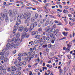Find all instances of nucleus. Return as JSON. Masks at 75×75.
Wrapping results in <instances>:
<instances>
[{
  "mask_svg": "<svg viewBox=\"0 0 75 75\" xmlns=\"http://www.w3.org/2000/svg\"><path fill=\"white\" fill-rule=\"evenodd\" d=\"M12 17H10V21L11 22H12L13 21V19Z\"/></svg>",
  "mask_w": 75,
  "mask_h": 75,
  "instance_id": "obj_34",
  "label": "nucleus"
},
{
  "mask_svg": "<svg viewBox=\"0 0 75 75\" xmlns=\"http://www.w3.org/2000/svg\"><path fill=\"white\" fill-rule=\"evenodd\" d=\"M9 54V51H7L6 52L5 54V57H7L8 55Z\"/></svg>",
  "mask_w": 75,
  "mask_h": 75,
  "instance_id": "obj_23",
  "label": "nucleus"
},
{
  "mask_svg": "<svg viewBox=\"0 0 75 75\" xmlns=\"http://www.w3.org/2000/svg\"><path fill=\"white\" fill-rule=\"evenodd\" d=\"M24 56H25V57H27V56H28V53H24Z\"/></svg>",
  "mask_w": 75,
  "mask_h": 75,
  "instance_id": "obj_44",
  "label": "nucleus"
},
{
  "mask_svg": "<svg viewBox=\"0 0 75 75\" xmlns=\"http://www.w3.org/2000/svg\"><path fill=\"white\" fill-rule=\"evenodd\" d=\"M64 21L66 23V25H67V24H68V22L67 21V19H64Z\"/></svg>",
  "mask_w": 75,
  "mask_h": 75,
  "instance_id": "obj_38",
  "label": "nucleus"
},
{
  "mask_svg": "<svg viewBox=\"0 0 75 75\" xmlns=\"http://www.w3.org/2000/svg\"><path fill=\"white\" fill-rule=\"evenodd\" d=\"M54 22L56 24H58L59 23V21L56 20L54 21Z\"/></svg>",
  "mask_w": 75,
  "mask_h": 75,
  "instance_id": "obj_39",
  "label": "nucleus"
},
{
  "mask_svg": "<svg viewBox=\"0 0 75 75\" xmlns=\"http://www.w3.org/2000/svg\"><path fill=\"white\" fill-rule=\"evenodd\" d=\"M28 60H31V57H30V56H28Z\"/></svg>",
  "mask_w": 75,
  "mask_h": 75,
  "instance_id": "obj_54",
  "label": "nucleus"
},
{
  "mask_svg": "<svg viewBox=\"0 0 75 75\" xmlns=\"http://www.w3.org/2000/svg\"><path fill=\"white\" fill-rule=\"evenodd\" d=\"M66 51L67 53L69 52L70 51V48L67 47L65 50Z\"/></svg>",
  "mask_w": 75,
  "mask_h": 75,
  "instance_id": "obj_16",
  "label": "nucleus"
},
{
  "mask_svg": "<svg viewBox=\"0 0 75 75\" xmlns=\"http://www.w3.org/2000/svg\"><path fill=\"white\" fill-rule=\"evenodd\" d=\"M64 30L67 31H69L68 29L67 28H64Z\"/></svg>",
  "mask_w": 75,
  "mask_h": 75,
  "instance_id": "obj_62",
  "label": "nucleus"
},
{
  "mask_svg": "<svg viewBox=\"0 0 75 75\" xmlns=\"http://www.w3.org/2000/svg\"><path fill=\"white\" fill-rule=\"evenodd\" d=\"M18 64V65H19V66H21L22 65H23V63L21 62L20 61L19 62Z\"/></svg>",
  "mask_w": 75,
  "mask_h": 75,
  "instance_id": "obj_21",
  "label": "nucleus"
},
{
  "mask_svg": "<svg viewBox=\"0 0 75 75\" xmlns=\"http://www.w3.org/2000/svg\"><path fill=\"white\" fill-rule=\"evenodd\" d=\"M5 21L6 23H8V18L7 17L5 19Z\"/></svg>",
  "mask_w": 75,
  "mask_h": 75,
  "instance_id": "obj_35",
  "label": "nucleus"
},
{
  "mask_svg": "<svg viewBox=\"0 0 75 75\" xmlns=\"http://www.w3.org/2000/svg\"><path fill=\"white\" fill-rule=\"evenodd\" d=\"M50 37L49 36H47L46 38V40H47V41H48L50 39Z\"/></svg>",
  "mask_w": 75,
  "mask_h": 75,
  "instance_id": "obj_46",
  "label": "nucleus"
},
{
  "mask_svg": "<svg viewBox=\"0 0 75 75\" xmlns=\"http://www.w3.org/2000/svg\"><path fill=\"white\" fill-rule=\"evenodd\" d=\"M17 14V12L16 11L15 12L13 13V14L12 15V10H9V15L10 17H14Z\"/></svg>",
  "mask_w": 75,
  "mask_h": 75,
  "instance_id": "obj_3",
  "label": "nucleus"
},
{
  "mask_svg": "<svg viewBox=\"0 0 75 75\" xmlns=\"http://www.w3.org/2000/svg\"><path fill=\"white\" fill-rule=\"evenodd\" d=\"M49 23H50V20H47L46 21L45 23V27H46V26H47V25H48L49 24Z\"/></svg>",
  "mask_w": 75,
  "mask_h": 75,
  "instance_id": "obj_11",
  "label": "nucleus"
},
{
  "mask_svg": "<svg viewBox=\"0 0 75 75\" xmlns=\"http://www.w3.org/2000/svg\"><path fill=\"white\" fill-rule=\"evenodd\" d=\"M31 22L32 23H34V21H35V19L34 17H32L31 18Z\"/></svg>",
  "mask_w": 75,
  "mask_h": 75,
  "instance_id": "obj_22",
  "label": "nucleus"
},
{
  "mask_svg": "<svg viewBox=\"0 0 75 75\" xmlns=\"http://www.w3.org/2000/svg\"><path fill=\"white\" fill-rule=\"evenodd\" d=\"M0 54L1 56L3 55H4V52H1L0 53Z\"/></svg>",
  "mask_w": 75,
  "mask_h": 75,
  "instance_id": "obj_57",
  "label": "nucleus"
},
{
  "mask_svg": "<svg viewBox=\"0 0 75 75\" xmlns=\"http://www.w3.org/2000/svg\"><path fill=\"white\" fill-rule=\"evenodd\" d=\"M47 72H48V75H50V73L51 72V71H50V70H48Z\"/></svg>",
  "mask_w": 75,
  "mask_h": 75,
  "instance_id": "obj_60",
  "label": "nucleus"
},
{
  "mask_svg": "<svg viewBox=\"0 0 75 75\" xmlns=\"http://www.w3.org/2000/svg\"><path fill=\"white\" fill-rule=\"evenodd\" d=\"M73 68H74L73 69V71H75V67L74 66Z\"/></svg>",
  "mask_w": 75,
  "mask_h": 75,
  "instance_id": "obj_64",
  "label": "nucleus"
},
{
  "mask_svg": "<svg viewBox=\"0 0 75 75\" xmlns=\"http://www.w3.org/2000/svg\"><path fill=\"white\" fill-rule=\"evenodd\" d=\"M38 42H44V40H38Z\"/></svg>",
  "mask_w": 75,
  "mask_h": 75,
  "instance_id": "obj_33",
  "label": "nucleus"
},
{
  "mask_svg": "<svg viewBox=\"0 0 75 75\" xmlns=\"http://www.w3.org/2000/svg\"><path fill=\"white\" fill-rule=\"evenodd\" d=\"M0 19L1 20V21H3L4 20V17H2L0 18Z\"/></svg>",
  "mask_w": 75,
  "mask_h": 75,
  "instance_id": "obj_50",
  "label": "nucleus"
},
{
  "mask_svg": "<svg viewBox=\"0 0 75 75\" xmlns=\"http://www.w3.org/2000/svg\"><path fill=\"white\" fill-rule=\"evenodd\" d=\"M59 72L60 73H62V69H59Z\"/></svg>",
  "mask_w": 75,
  "mask_h": 75,
  "instance_id": "obj_59",
  "label": "nucleus"
},
{
  "mask_svg": "<svg viewBox=\"0 0 75 75\" xmlns=\"http://www.w3.org/2000/svg\"><path fill=\"white\" fill-rule=\"evenodd\" d=\"M33 24H34V25L35 26H37V25L38 24V23H37V22H35L34 23H33Z\"/></svg>",
  "mask_w": 75,
  "mask_h": 75,
  "instance_id": "obj_31",
  "label": "nucleus"
},
{
  "mask_svg": "<svg viewBox=\"0 0 75 75\" xmlns=\"http://www.w3.org/2000/svg\"><path fill=\"white\" fill-rule=\"evenodd\" d=\"M28 29L27 28H25L24 29L23 32L24 33H27L28 31Z\"/></svg>",
  "mask_w": 75,
  "mask_h": 75,
  "instance_id": "obj_19",
  "label": "nucleus"
},
{
  "mask_svg": "<svg viewBox=\"0 0 75 75\" xmlns=\"http://www.w3.org/2000/svg\"><path fill=\"white\" fill-rule=\"evenodd\" d=\"M23 30V27L22 26H21L19 28L18 31H22Z\"/></svg>",
  "mask_w": 75,
  "mask_h": 75,
  "instance_id": "obj_15",
  "label": "nucleus"
},
{
  "mask_svg": "<svg viewBox=\"0 0 75 75\" xmlns=\"http://www.w3.org/2000/svg\"><path fill=\"white\" fill-rule=\"evenodd\" d=\"M31 14L30 13H26L25 14H24V15L25 16L24 17V19H27L26 20L27 21H30V19H31Z\"/></svg>",
  "mask_w": 75,
  "mask_h": 75,
  "instance_id": "obj_1",
  "label": "nucleus"
},
{
  "mask_svg": "<svg viewBox=\"0 0 75 75\" xmlns=\"http://www.w3.org/2000/svg\"><path fill=\"white\" fill-rule=\"evenodd\" d=\"M54 23V21H52L50 22V24H51V25H53Z\"/></svg>",
  "mask_w": 75,
  "mask_h": 75,
  "instance_id": "obj_48",
  "label": "nucleus"
},
{
  "mask_svg": "<svg viewBox=\"0 0 75 75\" xmlns=\"http://www.w3.org/2000/svg\"><path fill=\"white\" fill-rule=\"evenodd\" d=\"M72 21L74 22L75 21V18H74L72 20Z\"/></svg>",
  "mask_w": 75,
  "mask_h": 75,
  "instance_id": "obj_63",
  "label": "nucleus"
},
{
  "mask_svg": "<svg viewBox=\"0 0 75 75\" xmlns=\"http://www.w3.org/2000/svg\"><path fill=\"white\" fill-rule=\"evenodd\" d=\"M23 64V65H26V62L25 61L23 62V63H22Z\"/></svg>",
  "mask_w": 75,
  "mask_h": 75,
  "instance_id": "obj_49",
  "label": "nucleus"
},
{
  "mask_svg": "<svg viewBox=\"0 0 75 75\" xmlns=\"http://www.w3.org/2000/svg\"><path fill=\"white\" fill-rule=\"evenodd\" d=\"M24 18V15H23V14H21L20 15V17H19V16H18L17 17V19L19 20H20L21 18H22V19H23Z\"/></svg>",
  "mask_w": 75,
  "mask_h": 75,
  "instance_id": "obj_6",
  "label": "nucleus"
},
{
  "mask_svg": "<svg viewBox=\"0 0 75 75\" xmlns=\"http://www.w3.org/2000/svg\"><path fill=\"white\" fill-rule=\"evenodd\" d=\"M53 35H54L53 34H51L50 35V38H52V37H53Z\"/></svg>",
  "mask_w": 75,
  "mask_h": 75,
  "instance_id": "obj_56",
  "label": "nucleus"
},
{
  "mask_svg": "<svg viewBox=\"0 0 75 75\" xmlns=\"http://www.w3.org/2000/svg\"><path fill=\"white\" fill-rule=\"evenodd\" d=\"M57 27L56 25V24H55L54 25H53V28H56V27Z\"/></svg>",
  "mask_w": 75,
  "mask_h": 75,
  "instance_id": "obj_58",
  "label": "nucleus"
},
{
  "mask_svg": "<svg viewBox=\"0 0 75 75\" xmlns=\"http://www.w3.org/2000/svg\"><path fill=\"white\" fill-rule=\"evenodd\" d=\"M38 32H34V31H33L32 33V35H37V34H38Z\"/></svg>",
  "mask_w": 75,
  "mask_h": 75,
  "instance_id": "obj_13",
  "label": "nucleus"
},
{
  "mask_svg": "<svg viewBox=\"0 0 75 75\" xmlns=\"http://www.w3.org/2000/svg\"><path fill=\"white\" fill-rule=\"evenodd\" d=\"M0 58L1 60H3L5 58V57L4 56H1L0 57Z\"/></svg>",
  "mask_w": 75,
  "mask_h": 75,
  "instance_id": "obj_30",
  "label": "nucleus"
},
{
  "mask_svg": "<svg viewBox=\"0 0 75 75\" xmlns=\"http://www.w3.org/2000/svg\"><path fill=\"white\" fill-rule=\"evenodd\" d=\"M40 35H36L35 37V38H37V39H40Z\"/></svg>",
  "mask_w": 75,
  "mask_h": 75,
  "instance_id": "obj_18",
  "label": "nucleus"
},
{
  "mask_svg": "<svg viewBox=\"0 0 75 75\" xmlns=\"http://www.w3.org/2000/svg\"><path fill=\"white\" fill-rule=\"evenodd\" d=\"M4 59V62H6L8 61V59H7V57L5 58Z\"/></svg>",
  "mask_w": 75,
  "mask_h": 75,
  "instance_id": "obj_29",
  "label": "nucleus"
},
{
  "mask_svg": "<svg viewBox=\"0 0 75 75\" xmlns=\"http://www.w3.org/2000/svg\"><path fill=\"white\" fill-rule=\"evenodd\" d=\"M22 36H23V37H26L27 38H28L29 37V35H27V33H24V34H22Z\"/></svg>",
  "mask_w": 75,
  "mask_h": 75,
  "instance_id": "obj_10",
  "label": "nucleus"
},
{
  "mask_svg": "<svg viewBox=\"0 0 75 75\" xmlns=\"http://www.w3.org/2000/svg\"><path fill=\"white\" fill-rule=\"evenodd\" d=\"M47 47V45H43L42 46V47H43V48H46V47Z\"/></svg>",
  "mask_w": 75,
  "mask_h": 75,
  "instance_id": "obj_55",
  "label": "nucleus"
},
{
  "mask_svg": "<svg viewBox=\"0 0 75 75\" xmlns=\"http://www.w3.org/2000/svg\"><path fill=\"white\" fill-rule=\"evenodd\" d=\"M50 26H47L44 29V30H47V29H50Z\"/></svg>",
  "mask_w": 75,
  "mask_h": 75,
  "instance_id": "obj_28",
  "label": "nucleus"
},
{
  "mask_svg": "<svg viewBox=\"0 0 75 75\" xmlns=\"http://www.w3.org/2000/svg\"><path fill=\"white\" fill-rule=\"evenodd\" d=\"M21 24V21H20V20L19 21L18 20L16 23V25H18L19 24Z\"/></svg>",
  "mask_w": 75,
  "mask_h": 75,
  "instance_id": "obj_14",
  "label": "nucleus"
},
{
  "mask_svg": "<svg viewBox=\"0 0 75 75\" xmlns=\"http://www.w3.org/2000/svg\"><path fill=\"white\" fill-rule=\"evenodd\" d=\"M17 68L18 71H20L21 69V67L19 66H17Z\"/></svg>",
  "mask_w": 75,
  "mask_h": 75,
  "instance_id": "obj_24",
  "label": "nucleus"
},
{
  "mask_svg": "<svg viewBox=\"0 0 75 75\" xmlns=\"http://www.w3.org/2000/svg\"><path fill=\"white\" fill-rule=\"evenodd\" d=\"M50 34H51V33H50V32H48L46 34V35L47 36H48L49 35H50Z\"/></svg>",
  "mask_w": 75,
  "mask_h": 75,
  "instance_id": "obj_37",
  "label": "nucleus"
},
{
  "mask_svg": "<svg viewBox=\"0 0 75 75\" xmlns=\"http://www.w3.org/2000/svg\"><path fill=\"white\" fill-rule=\"evenodd\" d=\"M18 60L19 61H21V57H18Z\"/></svg>",
  "mask_w": 75,
  "mask_h": 75,
  "instance_id": "obj_52",
  "label": "nucleus"
},
{
  "mask_svg": "<svg viewBox=\"0 0 75 75\" xmlns=\"http://www.w3.org/2000/svg\"><path fill=\"white\" fill-rule=\"evenodd\" d=\"M15 35H16V37L17 38L18 41H19L20 40V38H19V37H20V33H17Z\"/></svg>",
  "mask_w": 75,
  "mask_h": 75,
  "instance_id": "obj_5",
  "label": "nucleus"
},
{
  "mask_svg": "<svg viewBox=\"0 0 75 75\" xmlns=\"http://www.w3.org/2000/svg\"><path fill=\"white\" fill-rule=\"evenodd\" d=\"M62 34H63L64 36H67V33L63 32L62 33Z\"/></svg>",
  "mask_w": 75,
  "mask_h": 75,
  "instance_id": "obj_36",
  "label": "nucleus"
},
{
  "mask_svg": "<svg viewBox=\"0 0 75 75\" xmlns=\"http://www.w3.org/2000/svg\"><path fill=\"white\" fill-rule=\"evenodd\" d=\"M27 19H25V24H27V26H29V25H30V22H29L30 21H27Z\"/></svg>",
  "mask_w": 75,
  "mask_h": 75,
  "instance_id": "obj_8",
  "label": "nucleus"
},
{
  "mask_svg": "<svg viewBox=\"0 0 75 75\" xmlns=\"http://www.w3.org/2000/svg\"><path fill=\"white\" fill-rule=\"evenodd\" d=\"M25 61H28V57H25Z\"/></svg>",
  "mask_w": 75,
  "mask_h": 75,
  "instance_id": "obj_41",
  "label": "nucleus"
},
{
  "mask_svg": "<svg viewBox=\"0 0 75 75\" xmlns=\"http://www.w3.org/2000/svg\"><path fill=\"white\" fill-rule=\"evenodd\" d=\"M10 68L9 67L7 69V71H8V72H10Z\"/></svg>",
  "mask_w": 75,
  "mask_h": 75,
  "instance_id": "obj_53",
  "label": "nucleus"
},
{
  "mask_svg": "<svg viewBox=\"0 0 75 75\" xmlns=\"http://www.w3.org/2000/svg\"><path fill=\"white\" fill-rule=\"evenodd\" d=\"M57 11H59V12H60V13H61L62 11V10H60V9H57Z\"/></svg>",
  "mask_w": 75,
  "mask_h": 75,
  "instance_id": "obj_47",
  "label": "nucleus"
},
{
  "mask_svg": "<svg viewBox=\"0 0 75 75\" xmlns=\"http://www.w3.org/2000/svg\"><path fill=\"white\" fill-rule=\"evenodd\" d=\"M38 14L37 13L35 14V19H37V18H38Z\"/></svg>",
  "mask_w": 75,
  "mask_h": 75,
  "instance_id": "obj_17",
  "label": "nucleus"
},
{
  "mask_svg": "<svg viewBox=\"0 0 75 75\" xmlns=\"http://www.w3.org/2000/svg\"><path fill=\"white\" fill-rule=\"evenodd\" d=\"M34 27H35V26L34 25V24H33V23H32L31 24V25L30 26V30H32L34 28Z\"/></svg>",
  "mask_w": 75,
  "mask_h": 75,
  "instance_id": "obj_9",
  "label": "nucleus"
},
{
  "mask_svg": "<svg viewBox=\"0 0 75 75\" xmlns=\"http://www.w3.org/2000/svg\"><path fill=\"white\" fill-rule=\"evenodd\" d=\"M48 48H51L52 47V45L51 44H49L48 45Z\"/></svg>",
  "mask_w": 75,
  "mask_h": 75,
  "instance_id": "obj_43",
  "label": "nucleus"
},
{
  "mask_svg": "<svg viewBox=\"0 0 75 75\" xmlns=\"http://www.w3.org/2000/svg\"><path fill=\"white\" fill-rule=\"evenodd\" d=\"M18 26L17 25H16L14 27V29L13 30V33H15L16 32V30L18 29Z\"/></svg>",
  "mask_w": 75,
  "mask_h": 75,
  "instance_id": "obj_4",
  "label": "nucleus"
},
{
  "mask_svg": "<svg viewBox=\"0 0 75 75\" xmlns=\"http://www.w3.org/2000/svg\"><path fill=\"white\" fill-rule=\"evenodd\" d=\"M18 56L20 57H23V53H20L18 54Z\"/></svg>",
  "mask_w": 75,
  "mask_h": 75,
  "instance_id": "obj_32",
  "label": "nucleus"
},
{
  "mask_svg": "<svg viewBox=\"0 0 75 75\" xmlns=\"http://www.w3.org/2000/svg\"><path fill=\"white\" fill-rule=\"evenodd\" d=\"M38 31H41L42 32V28H40L38 29Z\"/></svg>",
  "mask_w": 75,
  "mask_h": 75,
  "instance_id": "obj_27",
  "label": "nucleus"
},
{
  "mask_svg": "<svg viewBox=\"0 0 75 75\" xmlns=\"http://www.w3.org/2000/svg\"><path fill=\"white\" fill-rule=\"evenodd\" d=\"M12 41H14V42H17L18 40L17 39H16L15 38H13L12 39Z\"/></svg>",
  "mask_w": 75,
  "mask_h": 75,
  "instance_id": "obj_20",
  "label": "nucleus"
},
{
  "mask_svg": "<svg viewBox=\"0 0 75 75\" xmlns=\"http://www.w3.org/2000/svg\"><path fill=\"white\" fill-rule=\"evenodd\" d=\"M42 39L44 40H45L46 38V36H43L42 38Z\"/></svg>",
  "mask_w": 75,
  "mask_h": 75,
  "instance_id": "obj_45",
  "label": "nucleus"
},
{
  "mask_svg": "<svg viewBox=\"0 0 75 75\" xmlns=\"http://www.w3.org/2000/svg\"><path fill=\"white\" fill-rule=\"evenodd\" d=\"M45 21V20H44V19H41L40 20V23L41 24H43L44 23V22Z\"/></svg>",
  "mask_w": 75,
  "mask_h": 75,
  "instance_id": "obj_25",
  "label": "nucleus"
},
{
  "mask_svg": "<svg viewBox=\"0 0 75 75\" xmlns=\"http://www.w3.org/2000/svg\"><path fill=\"white\" fill-rule=\"evenodd\" d=\"M42 48V45H41L39 46L38 49H39V50H41V48Z\"/></svg>",
  "mask_w": 75,
  "mask_h": 75,
  "instance_id": "obj_26",
  "label": "nucleus"
},
{
  "mask_svg": "<svg viewBox=\"0 0 75 75\" xmlns=\"http://www.w3.org/2000/svg\"><path fill=\"white\" fill-rule=\"evenodd\" d=\"M64 69V72H67V68H66V67H65Z\"/></svg>",
  "mask_w": 75,
  "mask_h": 75,
  "instance_id": "obj_42",
  "label": "nucleus"
},
{
  "mask_svg": "<svg viewBox=\"0 0 75 75\" xmlns=\"http://www.w3.org/2000/svg\"><path fill=\"white\" fill-rule=\"evenodd\" d=\"M63 12L64 13V14H68V13H69L68 11L66 10L65 9L63 10Z\"/></svg>",
  "mask_w": 75,
  "mask_h": 75,
  "instance_id": "obj_12",
  "label": "nucleus"
},
{
  "mask_svg": "<svg viewBox=\"0 0 75 75\" xmlns=\"http://www.w3.org/2000/svg\"><path fill=\"white\" fill-rule=\"evenodd\" d=\"M11 69L12 71H16V67L14 66H11Z\"/></svg>",
  "mask_w": 75,
  "mask_h": 75,
  "instance_id": "obj_7",
  "label": "nucleus"
},
{
  "mask_svg": "<svg viewBox=\"0 0 75 75\" xmlns=\"http://www.w3.org/2000/svg\"><path fill=\"white\" fill-rule=\"evenodd\" d=\"M52 38L54 41H55V40H56V38H55V36H53V37H52Z\"/></svg>",
  "mask_w": 75,
  "mask_h": 75,
  "instance_id": "obj_40",
  "label": "nucleus"
},
{
  "mask_svg": "<svg viewBox=\"0 0 75 75\" xmlns=\"http://www.w3.org/2000/svg\"><path fill=\"white\" fill-rule=\"evenodd\" d=\"M64 8H66V9H68V8H69V7L67 6H64Z\"/></svg>",
  "mask_w": 75,
  "mask_h": 75,
  "instance_id": "obj_51",
  "label": "nucleus"
},
{
  "mask_svg": "<svg viewBox=\"0 0 75 75\" xmlns=\"http://www.w3.org/2000/svg\"><path fill=\"white\" fill-rule=\"evenodd\" d=\"M29 72V75H32V71H30Z\"/></svg>",
  "mask_w": 75,
  "mask_h": 75,
  "instance_id": "obj_61",
  "label": "nucleus"
},
{
  "mask_svg": "<svg viewBox=\"0 0 75 75\" xmlns=\"http://www.w3.org/2000/svg\"><path fill=\"white\" fill-rule=\"evenodd\" d=\"M15 44L16 43L14 42H13L10 45V43H8L6 45V50H8V49H9V48H11V47H13Z\"/></svg>",
  "mask_w": 75,
  "mask_h": 75,
  "instance_id": "obj_2",
  "label": "nucleus"
}]
</instances>
